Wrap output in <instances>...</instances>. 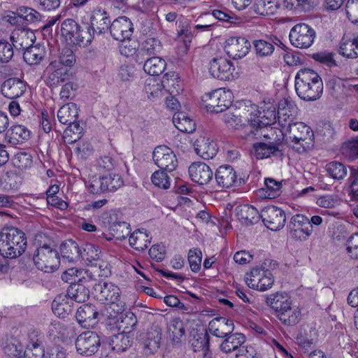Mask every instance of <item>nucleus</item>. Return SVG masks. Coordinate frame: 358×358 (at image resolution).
<instances>
[{
    "label": "nucleus",
    "instance_id": "c03bdc74",
    "mask_svg": "<svg viewBox=\"0 0 358 358\" xmlns=\"http://www.w3.org/2000/svg\"><path fill=\"white\" fill-rule=\"evenodd\" d=\"M136 323L137 318L131 311H127L124 313H121L116 322L118 330L122 333L126 334H129L132 331Z\"/></svg>",
    "mask_w": 358,
    "mask_h": 358
},
{
    "label": "nucleus",
    "instance_id": "13d9d810",
    "mask_svg": "<svg viewBox=\"0 0 358 358\" xmlns=\"http://www.w3.org/2000/svg\"><path fill=\"white\" fill-rule=\"evenodd\" d=\"M167 171L160 169L159 171H155L151 177L152 182L156 187L162 189H169L171 185L170 178Z\"/></svg>",
    "mask_w": 358,
    "mask_h": 358
},
{
    "label": "nucleus",
    "instance_id": "4be33fe9",
    "mask_svg": "<svg viewBox=\"0 0 358 358\" xmlns=\"http://www.w3.org/2000/svg\"><path fill=\"white\" fill-rule=\"evenodd\" d=\"M134 32L131 21L126 16L119 17L110 25V33L116 41L129 40Z\"/></svg>",
    "mask_w": 358,
    "mask_h": 358
},
{
    "label": "nucleus",
    "instance_id": "69168bd1",
    "mask_svg": "<svg viewBox=\"0 0 358 358\" xmlns=\"http://www.w3.org/2000/svg\"><path fill=\"white\" fill-rule=\"evenodd\" d=\"M342 153L350 160L358 158V139L345 143L342 146Z\"/></svg>",
    "mask_w": 358,
    "mask_h": 358
},
{
    "label": "nucleus",
    "instance_id": "37998d69",
    "mask_svg": "<svg viewBox=\"0 0 358 358\" xmlns=\"http://www.w3.org/2000/svg\"><path fill=\"white\" fill-rule=\"evenodd\" d=\"M264 184L266 187L259 189L261 196L271 199L280 195L282 192V182L267 178H265Z\"/></svg>",
    "mask_w": 358,
    "mask_h": 358
},
{
    "label": "nucleus",
    "instance_id": "cd10ccee",
    "mask_svg": "<svg viewBox=\"0 0 358 358\" xmlns=\"http://www.w3.org/2000/svg\"><path fill=\"white\" fill-rule=\"evenodd\" d=\"M194 145L196 153L203 159H213L217 152L216 143L208 138L200 136Z\"/></svg>",
    "mask_w": 358,
    "mask_h": 358
},
{
    "label": "nucleus",
    "instance_id": "3c124183",
    "mask_svg": "<svg viewBox=\"0 0 358 358\" xmlns=\"http://www.w3.org/2000/svg\"><path fill=\"white\" fill-rule=\"evenodd\" d=\"M162 50L161 41L154 37H148L145 39L141 48V51L146 55H156Z\"/></svg>",
    "mask_w": 358,
    "mask_h": 358
},
{
    "label": "nucleus",
    "instance_id": "680f3d73",
    "mask_svg": "<svg viewBox=\"0 0 358 358\" xmlns=\"http://www.w3.org/2000/svg\"><path fill=\"white\" fill-rule=\"evenodd\" d=\"M192 348L194 352H200L209 348V336L206 333H196L191 341Z\"/></svg>",
    "mask_w": 358,
    "mask_h": 358
},
{
    "label": "nucleus",
    "instance_id": "6e6552de",
    "mask_svg": "<svg viewBox=\"0 0 358 358\" xmlns=\"http://www.w3.org/2000/svg\"><path fill=\"white\" fill-rule=\"evenodd\" d=\"M94 297L103 303L116 306L117 313L122 312L125 303L120 299V289L112 282H99L93 287Z\"/></svg>",
    "mask_w": 358,
    "mask_h": 358
},
{
    "label": "nucleus",
    "instance_id": "f3484780",
    "mask_svg": "<svg viewBox=\"0 0 358 358\" xmlns=\"http://www.w3.org/2000/svg\"><path fill=\"white\" fill-rule=\"evenodd\" d=\"M90 24L87 27V31L92 35V39L95 34H101L110 29V20L108 13L101 6H96L92 11L90 18Z\"/></svg>",
    "mask_w": 358,
    "mask_h": 358
},
{
    "label": "nucleus",
    "instance_id": "338daca9",
    "mask_svg": "<svg viewBox=\"0 0 358 358\" xmlns=\"http://www.w3.org/2000/svg\"><path fill=\"white\" fill-rule=\"evenodd\" d=\"M347 252L351 259H358V232L347 238Z\"/></svg>",
    "mask_w": 358,
    "mask_h": 358
},
{
    "label": "nucleus",
    "instance_id": "ddd939ff",
    "mask_svg": "<svg viewBox=\"0 0 358 358\" xmlns=\"http://www.w3.org/2000/svg\"><path fill=\"white\" fill-rule=\"evenodd\" d=\"M101 218L103 224L108 227L112 236L116 239H124L130 234V225L126 222L117 221L115 211L104 212Z\"/></svg>",
    "mask_w": 358,
    "mask_h": 358
},
{
    "label": "nucleus",
    "instance_id": "f257e3e1",
    "mask_svg": "<svg viewBox=\"0 0 358 358\" xmlns=\"http://www.w3.org/2000/svg\"><path fill=\"white\" fill-rule=\"evenodd\" d=\"M243 115L247 122V124L243 125L246 138L259 139L263 136L266 139L271 138L269 133L273 134L274 129L270 127V125L278 117L275 107H270L266 111L264 110L261 112L257 106L252 104L243 112Z\"/></svg>",
    "mask_w": 358,
    "mask_h": 358
},
{
    "label": "nucleus",
    "instance_id": "f8f14e48",
    "mask_svg": "<svg viewBox=\"0 0 358 358\" xmlns=\"http://www.w3.org/2000/svg\"><path fill=\"white\" fill-rule=\"evenodd\" d=\"M290 236L300 241H306L313 232L310 220L302 214L293 215L287 225Z\"/></svg>",
    "mask_w": 358,
    "mask_h": 358
},
{
    "label": "nucleus",
    "instance_id": "de8ad7c7",
    "mask_svg": "<svg viewBox=\"0 0 358 358\" xmlns=\"http://www.w3.org/2000/svg\"><path fill=\"white\" fill-rule=\"evenodd\" d=\"M255 156L257 159H264L270 157L271 155H277L280 152L278 146L273 143L269 144L265 143H257L253 145Z\"/></svg>",
    "mask_w": 358,
    "mask_h": 358
},
{
    "label": "nucleus",
    "instance_id": "864d4df0",
    "mask_svg": "<svg viewBox=\"0 0 358 358\" xmlns=\"http://www.w3.org/2000/svg\"><path fill=\"white\" fill-rule=\"evenodd\" d=\"M15 14V13H13ZM15 14L28 23H34L41 20V15L32 8L20 6L17 8Z\"/></svg>",
    "mask_w": 358,
    "mask_h": 358
},
{
    "label": "nucleus",
    "instance_id": "dca6fc26",
    "mask_svg": "<svg viewBox=\"0 0 358 358\" xmlns=\"http://www.w3.org/2000/svg\"><path fill=\"white\" fill-rule=\"evenodd\" d=\"M262 220L264 225L271 231L281 229L285 224V211L275 206H268L262 210Z\"/></svg>",
    "mask_w": 358,
    "mask_h": 358
},
{
    "label": "nucleus",
    "instance_id": "7ed1b4c3",
    "mask_svg": "<svg viewBox=\"0 0 358 358\" xmlns=\"http://www.w3.org/2000/svg\"><path fill=\"white\" fill-rule=\"evenodd\" d=\"M295 90L301 99L315 101L322 94L323 83L317 72L310 69H303L299 70L295 76Z\"/></svg>",
    "mask_w": 358,
    "mask_h": 358
},
{
    "label": "nucleus",
    "instance_id": "6ab92c4d",
    "mask_svg": "<svg viewBox=\"0 0 358 358\" xmlns=\"http://www.w3.org/2000/svg\"><path fill=\"white\" fill-rule=\"evenodd\" d=\"M210 75L220 80H229L233 78L235 70L232 63L223 57H214L209 62Z\"/></svg>",
    "mask_w": 358,
    "mask_h": 358
},
{
    "label": "nucleus",
    "instance_id": "9d476101",
    "mask_svg": "<svg viewBox=\"0 0 358 358\" xmlns=\"http://www.w3.org/2000/svg\"><path fill=\"white\" fill-rule=\"evenodd\" d=\"M316 33L313 28L305 23L294 25L289 32V41L292 45L301 49L310 47L315 38Z\"/></svg>",
    "mask_w": 358,
    "mask_h": 358
},
{
    "label": "nucleus",
    "instance_id": "39448f33",
    "mask_svg": "<svg viewBox=\"0 0 358 358\" xmlns=\"http://www.w3.org/2000/svg\"><path fill=\"white\" fill-rule=\"evenodd\" d=\"M292 143V148L298 153H303L314 145V134L311 128L301 122H296L281 131Z\"/></svg>",
    "mask_w": 358,
    "mask_h": 358
},
{
    "label": "nucleus",
    "instance_id": "6e6d98bb",
    "mask_svg": "<svg viewBox=\"0 0 358 358\" xmlns=\"http://www.w3.org/2000/svg\"><path fill=\"white\" fill-rule=\"evenodd\" d=\"M353 38L344 36L340 43L338 52L348 59H355Z\"/></svg>",
    "mask_w": 358,
    "mask_h": 358
},
{
    "label": "nucleus",
    "instance_id": "4468645a",
    "mask_svg": "<svg viewBox=\"0 0 358 358\" xmlns=\"http://www.w3.org/2000/svg\"><path fill=\"white\" fill-rule=\"evenodd\" d=\"M155 164L161 169L171 172L178 166V160L173 151L166 145L157 146L152 152Z\"/></svg>",
    "mask_w": 358,
    "mask_h": 358
},
{
    "label": "nucleus",
    "instance_id": "052dcab7",
    "mask_svg": "<svg viewBox=\"0 0 358 358\" xmlns=\"http://www.w3.org/2000/svg\"><path fill=\"white\" fill-rule=\"evenodd\" d=\"M188 262L190 269L194 273H197L201 269L202 260V252L199 248H192L188 252Z\"/></svg>",
    "mask_w": 358,
    "mask_h": 358
},
{
    "label": "nucleus",
    "instance_id": "a878e982",
    "mask_svg": "<svg viewBox=\"0 0 358 358\" xmlns=\"http://www.w3.org/2000/svg\"><path fill=\"white\" fill-rule=\"evenodd\" d=\"M98 315L99 313L94 306L84 304L77 310L76 318L81 327L88 329L96 323Z\"/></svg>",
    "mask_w": 358,
    "mask_h": 358
},
{
    "label": "nucleus",
    "instance_id": "a18cd8bd",
    "mask_svg": "<svg viewBox=\"0 0 358 358\" xmlns=\"http://www.w3.org/2000/svg\"><path fill=\"white\" fill-rule=\"evenodd\" d=\"M166 62L159 57H152L148 59L144 65V71L152 76H159L164 72L166 69Z\"/></svg>",
    "mask_w": 358,
    "mask_h": 358
},
{
    "label": "nucleus",
    "instance_id": "ea45409f",
    "mask_svg": "<svg viewBox=\"0 0 358 358\" xmlns=\"http://www.w3.org/2000/svg\"><path fill=\"white\" fill-rule=\"evenodd\" d=\"M9 142L13 145L22 144L30 136V131L23 125H13L7 132Z\"/></svg>",
    "mask_w": 358,
    "mask_h": 358
},
{
    "label": "nucleus",
    "instance_id": "a19ab883",
    "mask_svg": "<svg viewBox=\"0 0 358 358\" xmlns=\"http://www.w3.org/2000/svg\"><path fill=\"white\" fill-rule=\"evenodd\" d=\"M80 248L78 243L71 240L64 241L60 245V252L62 257L70 262L79 260Z\"/></svg>",
    "mask_w": 358,
    "mask_h": 358
},
{
    "label": "nucleus",
    "instance_id": "58836bf2",
    "mask_svg": "<svg viewBox=\"0 0 358 358\" xmlns=\"http://www.w3.org/2000/svg\"><path fill=\"white\" fill-rule=\"evenodd\" d=\"M129 244L136 250L143 251L148 248L150 243V238L146 230L138 229L134 231L129 236Z\"/></svg>",
    "mask_w": 358,
    "mask_h": 358
},
{
    "label": "nucleus",
    "instance_id": "8fccbe9b",
    "mask_svg": "<svg viewBox=\"0 0 358 358\" xmlns=\"http://www.w3.org/2000/svg\"><path fill=\"white\" fill-rule=\"evenodd\" d=\"M169 332L172 337L173 343H179L182 337L185 335V330L182 321L179 318H173L169 325Z\"/></svg>",
    "mask_w": 358,
    "mask_h": 358
},
{
    "label": "nucleus",
    "instance_id": "72a5a7b5",
    "mask_svg": "<svg viewBox=\"0 0 358 358\" xmlns=\"http://www.w3.org/2000/svg\"><path fill=\"white\" fill-rule=\"evenodd\" d=\"M78 117V108L76 103H68L62 106L57 112V118L62 124L73 123Z\"/></svg>",
    "mask_w": 358,
    "mask_h": 358
},
{
    "label": "nucleus",
    "instance_id": "e433bc0d",
    "mask_svg": "<svg viewBox=\"0 0 358 358\" xmlns=\"http://www.w3.org/2000/svg\"><path fill=\"white\" fill-rule=\"evenodd\" d=\"M245 342V337L243 334H231L225 338L220 344V349L224 353H229L237 350Z\"/></svg>",
    "mask_w": 358,
    "mask_h": 358
},
{
    "label": "nucleus",
    "instance_id": "5fc2aeb1",
    "mask_svg": "<svg viewBox=\"0 0 358 358\" xmlns=\"http://www.w3.org/2000/svg\"><path fill=\"white\" fill-rule=\"evenodd\" d=\"M247 109L245 108L241 114L240 115H237V114H235L234 113H231V112H227L226 113L224 114L223 115V121L224 122V123L229 127H231V128H235L236 129L238 126H241L242 127V130H243V137L246 139H252V138H246L245 136V134L244 132V129H243V125L244 124H247V123H242V118H243L245 120V118L243 117V112H245Z\"/></svg>",
    "mask_w": 358,
    "mask_h": 358
},
{
    "label": "nucleus",
    "instance_id": "2eb2a0df",
    "mask_svg": "<svg viewBox=\"0 0 358 358\" xmlns=\"http://www.w3.org/2000/svg\"><path fill=\"white\" fill-rule=\"evenodd\" d=\"M176 24L178 36L183 40L186 47L199 32L208 31L211 27V24H192L188 19L182 16L177 20Z\"/></svg>",
    "mask_w": 358,
    "mask_h": 358
},
{
    "label": "nucleus",
    "instance_id": "79ce46f5",
    "mask_svg": "<svg viewBox=\"0 0 358 358\" xmlns=\"http://www.w3.org/2000/svg\"><path fill=\"white\" fill-rule=\"evenodd\" d=\"M132 338L126 333H119L110 337V345L113 351L117 352H124L131 346Z\"/></svg>",
    "mask_w": 358,
    "mask_h": 358
},
{
    "label": "nucleus",
    "instance_id": "0eeeda50",
    "mask_svg": "<svg viewBox=\"0 0 358 358\" xmlns=\"http://www.w3.org/2000/svg\"><path fill=\"white\" fill-rule=\"evenodd\" d=\"M33 261L36 268L45 273L54 272L60 264L57 250L48 244L36 248L33 255Z\"/></svg>",
    "mask_w": 358,
    "mask_h": 358
},
{
    "label": "nucleus",
    "instance_id": "c756f323",
    "mask_svg": "<svg viewBox=\"0 0 358 358\" xmlns=\"http://www.w3.org/2000/svg\"><path fill=\"white\" fill-rule=\"evenodd\" d=\"M80 255L79 260L83 261L87 266L96 268L101 255L99 247L92 243H85L80 248Z\"/></svg>",
    "mask_w": 358,
    "mask_h": 358
},
{
    "label": "nucleus",
    "instance_id": "f03ea898",
    "mask_svg": "<svg viewBox=\"0 0 358 358\" xmlns=\"http://www.w3.org/2000/svg\"><path fill=\"white\" fill-rule=\"evenodd\" d=\"M266 303L275 317L286 326H294L302 317L301 309L293 305L291 298L285 292H276L266 298Z\"/></svg>",
    "mask_w": 358,
    "mask_h": 358
},
{
    "label": "nucleus",
    "instance_id": "bf43d9fd",
    "mask_svg": "<svg viewBox=\"0 0 358 358\" xmlns=\"http://www.w3.org/2000/svg\"><path fill=\"white\" fill-rule=\"evenodd\" d=\"M3 351L8 358H15L23 352V346L15 338H11L6 343Z\"/></svg>",
    "mask_w": 358,
    "mask_h": 358
},
{
    "label": "nucleus",
    "instance_id": "423d86ee",
    "mask_svg": "<svg viewBox=\"0 0 358 358\" xmlns=\"http://www.w3.org/2000/svg\"><path fill=\"white\" fill-rule=\"evenodd\" d=\"M61 34L69 44L86 47L92 41V35L87 27H82L75 20L66 18L61 23Z\"/></svg>",
    "mask_w": 358,
    "mask_h": 358
},
{
    "label": "nucleus",
    "instance_id": "412c9836",
    "mask_svg": "<svg viewBox=\"0 0 358 358\" xmlns=\"http://www.w3.org/2000/svg\"><path fill=\"white\" fill-rule=\"evenodd\" d=\"M250 47V43L245 38L231 36L226 40L224 50L229 57L238 59L245 57Z\"/></svg>",
    "mask_w": 358,
    "mask_h": 358
},
{
    "label": "nucleus",
    "instance_id": "09e8293b",
    "mask_svg": "<svg viewBox=\"0 0 358 358\" xmlns=\"http://www.w3.org/2000/svg\"><path fill=\"white\" fill-rule=\"evenodd\" d=\"M162 339V333L157 328L147 332L144 338V348L150 353H154L159 348Z\"/></svg>",
    "mask_w": 358,
    "mask_h": 358
},
{
    "label": "nucleus",
    "instance_id": "c85d7f7f",
    "mask_svg": "<svg viewBox=\"0 0 358 358\" xmlns=\"http://www.w3.org/2000/svg\"><path fill=\"white\" fill-rule=\"evenodd\" d=\"M34 38V34L27 29H15L10 36L13 45L17 50H25L32 45Z\"/></svg>",
    "mask_w": 358,
    "mask_h": 358
},
{
    "label": "nucleus",
    "instance_id": "4d7b16f0",
    "mask_svg": "<svg viewBox=\"0 0 358 358\" xmlns=\"http://www.w3.org/2000/svg\"><path fill=\"white\" fill-rule=\"evenodd\" d=\"M103 186L108 192H113L120 188L123 185L121 176L115 173H109L102 176Z\"/></svg>",
    "mask_w": 358,
    "mask_h": 358
},
{
    "label": "nucleus",
    "instance_id": "603ef678",
    "mask_svg": "<svg viewBox=\"0 0 358 358\" xmlns=\"http://www.w3.org/2000/svg\"><path fill=\"white\" fill-rule=\"evenodd\" d=\"M326 170L331 177L335 180H343L347 176L348 170L345 166L338 162H331L326 165Z\"/></svg>",
    "mask_w": 358,
    "mask_h": 358
},
{
    "label": "nucleus",
    "instance_id": "9b49d317",
    "mask_svg": "<svg viewBox=\"0 0 358 358\" xmlns=\"http://www.w3.org/2000/svg\"><path fill=\"white\" fill-rule=\"evenodd\" d=\"M76 348L78 354L82 356H92L94 355L101 346V339L95 331H87L81 333L76 338Z\"/></svg>",
    "mask_w": 358,
    "mask_h": 358
},
{
    "label": "nucleus",
    "instance_id": "1a4fd4ad",
    "mask_svg": "<svg viewBox=\"0 0 358 358\" xmlns=\"http://www.w3.org/2000/svg\"><path fill=\"white\" fill-rule=\"evenodd\" d=\"M202 101L208 112L218 113L224 111L231 105L233 94L230 90L219 88L205 94Z\"/></svg>",
    "mask_w": 358,
    "mask_h": 358
},
{
    "label": "nucleus",
    "instance_id": "4c0bfd02",
    "mask_svg": "<svg viewBox=\"0 0 358 358\" xmlns=\"http://www.w3.org/2000/svg\"><path fill=\"white\" fill-rule=\"evenodd\" d=\"M280 7L279 0H255V12L260 15H273Z\"/></svg>",
    "mask_w": 358,
    "mask_h": 358
},
{
    "label": "nucleus",
    "instance_id": "774afa93",
    "mask_svg": "<svg viewBox=\"0 0 358 358\" xmlns=\"http://www.w3.org/2000/svg\"><path fill=\"white\" fill-rule=\"evenodd\" d=\"M345 10L349 20L358 25V0H348Z\"/></svg>",
    "mask_w": 358,
    "mask_h": 358
},
{
    "label": "nucleus",
    "instance_id": "49530a36",
    "mask_svg": "<svg viewBox=\"0 0 358 358\" xmlns=\"http://www.w3.org/2000/svg\"><path fill=\"white\" fill-rule=\"evenodd\" d=\"M67 295L71 299L78 303L86 301L90 296L88 288L82 283L71 285L67 289Z\"/></svg>",
    "mask_w": 358,
    "mask_h": 358
},
{
    "label": "nucleus",
    "instance_id": "aec40b11",
    "mask_svg": "<svg viewBox=\"0 0 358 358\" xmlns=\"http://www.w3.org/2000/svg\"><path fill=\"white\" fill-rule=\"evenodd\" d=\"M215 178L217 185L223 188H229L238 184L242 185L245 183V178H239L234 168L230 165L220 166L215 173Z\"/></svg>",
    "mask_w": 358,
    "mask_h": 358
},
{
    "label": "nucleus",
    "instance_id": "20e7f679",
    "mask_svg": "<svg viewBox=\"0 0 358 358\" xmlns=\"http://www.w3.org/2000/svg\"><path fill=\"white\" fill-rule=\"evenodd\" d=\"M25 234L15 227L3 228L0 231V255L13 259L22 255L27 248Z\"/></svg>",
    "mask_w": 358,
    "mask_h": 358
},
{
    "label": "nucleus",
    "instance_id": "e2e57ef3",
    "mask_svg": "<svg viewBox=\"0 0 358 358\" xmlns=\"http://www.w3.org/2000/svg\"><path fill=\"white\" fill-rule=\"evenodd\" d=\"M52 309L55 315L59 317L64 318L72 312L71 306L68 302L60 301L55 299L52 304Z\"/></svg>",
    "mask_w": 358,
    "mask_h": 358
},
{
    "label": "nucleus",
    "instance_id": "5701e85b",
    "mask_svg": "<svg viewBox=\"0 0 358 358\" xmlns=\"http://www.w3.org/2000/svg\"><path fill=\"white\" fill-rule=\"evenodd\" d=\"M296 112L295 104L288 99H282L278 104L277 117L282 129L294 123L293 122Z\"/></svg>",
    "mask_w": 358,
    "mask_h": 358
},
{
    "label": "nucleus",
    "instance_id": "7c9ffc66",
    "mask_svg": "<svg viewBox=\"0 0 358 358\" xmlns=\"http://www.w3.org/2000/svg\"><path fill=\"white\" fill-rule=\"evenodd\" d=\"M238 218L245 224H253L262 218V211L259 213L253 206L245 204L236 208Z\"/></svg>",
    "mask_w": 358,
    "mask_h": 358
},
{
    "label": "nucleus",
    "instance_id": "393cba45",
    "mask_svg": "<svg viewBox=\"0 0 358 358\" xmlns=\"http://www.w3.org/2000/svg\"><path fill=\"white\" fill-rule=\"evenodd\" d=\"M190 178L194 182L203 185L212 180L213 172L208 165L203 162H194L189 167Z\"/></svg>",
    "mask_w": 358,
    "mask_h": 358
},
{
    "label": "nucleus",
    "instance_id": "b1692460",
    "mask_svg": "<svg viewBox=\"0 0 358 358\" xmlns=\"http://www.w3.org/2000/svg\"><path fill=\"white\" fill-rule=\"evenodd\" d=\"M27 90L26 83L18 78L13 77L5 80L1 85V92L3 96L14 99L24 94Z\"/></svg>",
    "mask_w": 358,
    "mask_h": 358
},
{
    "label": "nucleus",
    "instance_id": "473e14b6",
    "mask_svg": "<svg viewBox=\"0 0 358 358\" xmlns=\"http://www.w3.org/2000/svg\"><path fill=\"white\" fill-rule=\"evenodd\" d=\"M279 43L281 42L277 37L256 40L253 42L256 54L259 57L271 55L275 50V45H278Z\"/></svg>",
    "mask_w": 358,
    "mask_h": 358
},
{
    "label": "nucleus",
    "instance_id": "f704fd0d",
    "mask_svg": "<svg viewBox=\"0 0 358 358\" xmlns=\"http://www.w3.org/2000/svg\"><path fill=\"white\" fill-rule=\"evenodd\" d=\"M173 122L176 127L184 133H192L196 129L195 122L185 112H177L173 115Z\"/></svg>",
    "mask_w": 358,
    "mask_h": 358
},
{
    "label": "nucleus",
    "instance_id": "0e129e2a",
    "mask_svg": "<svg viewBox=\"0 0 358 358\" xmlns=\"http://www.w3.org/2000/svg\"><path fill=\"white\" fill-rule=\"evenodd\" d=\"M13 164L20 169L29 168L32 165V156L27 152H20L17 153L13 159Z\"/></svg>",
    "mask_w": 358,
    "mask_h": 358
},
{
    "label": "nucleus",
    "instance_id": "2f4dec72",
    "mask_svg": "<svg viewBox=\"0 0 358 358\" xmlns=\"http://www.w3.org/2000/svg\"><path fill=\"white\" fill-rule=\"evenodd\" d=\"M169 86V80L168 78L163 80L162 82H159L155 78H149L146 80L144 90L148 94L149 99H156L164 95L166 90L165 87ZM170 92V90H167Z\"/></svg>",
    "mask_w": 358,
    "mask_h": 358
},
{
    "label": "nucleus",
    "instance_id": "bb28decb",
    "mask_svg": "<svg viewBox=\"0 0 358 358\" xmlns=\"http://www.w3.org/2000/svg\"><path fill=\"white\" fill-rule=\"evenodd\" d=\"M234 329L233 321L225 317H216L208 324V331L213 336L226 338Z\"/></svg>",
    "mask_w": 358,
    "mask_h": 358
},
{
    "label": "nucleus",
    "instance_id": "c9c22d12",
    "mask_svg": "<svg viewBox=\"0 0 358 358\" xmlns=\"http://www.w3.org/2000/svg\"><path fill=\"white\" fill-rule=\"evenodd\" d=\"M45 55V48L40 45H31L24 50L23 59L29 65H37Z\"/></svg>",
    "mask_w": 358,
    "mask_h": 358
},
{
    "label": "nucleus",
    "instance_id": "a211bd4d",
    "mask_svg": "<svg viewBox=\"0 0 358 358\" xmlns=\"http://www.w3.org/2000/svg\"><path fill=\"white\" fill-rule=\"evenodd\" d=\"M273 282L272 273L268 270L264 271L259 268H252L246 278V282L249 287L260 291L271 288Z\"/></svg>",
    "mask_w": 358,
    "mask_h": 358
}]
</instances>
